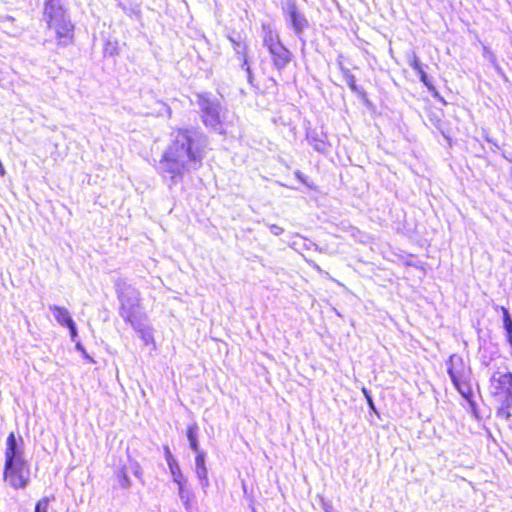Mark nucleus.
<instances>
[{
    "mask_svg": "<svg viewBox=\"0 0 512 512\" xmlns=\"http://www.w3.org/2000/svg\"><path fill=\"white\" fill-rule=\"evenodd\" d=\"M164 452H165V460L167 462V464L171 463L172 461H176L175 457L172 455L169 447H165L164 448Z\"/></svg>",
    "mask_w": 512,
    "mask_h": 512,
    "instance_id": "nucleus-27",
    "label": "nucleus"
},
{
    "mask_svg": "<svg viewBox=\"0 0 512 512\" xmlns=\"http://www.w3.org/2000/svg\"><path fill=\"white\" fill-rule=\"evenodd\" d=\"M6 444L4 479L14 489L25 488L30 480V469L17 449L14 433L9 434Z\"/></svg>",
    "mask_w": 512,
    "mask_h": 512,
    "instance_id": "nucleus-2",
    "label": "nucleus"
},
{
    "mask_svg": "<svg viewBox=\"0 0 512 512\" xmlns=\"http://www.w3.org/2000/svg\"><path fill=\"white\" fill-rule=\"evenodd\" d=\"M178 496L186 512H191L195 499L194 493L188 488V481L177 485Z\"/></svg>",
    "mask_w": 512,
    "mask_h": 512,
    "instance_id": "nucleus-12",
    "label": "nucleus"
},
{
    "mask_svg": "<svg viewBox=\"0 0 512 512\" xmlns=\"http://www.w3.org/2000/svg\"><path fill=\"white\" fill-rule=\"evenodd\" d=\"M198 105L202 113V121L205 126L217 130L220 128V103L208 94L198 95Z\"/></svg>",
    "mask_w": 512,
    "mask_h": 512,
    "instance_id": "nucleus-6",
    "label": "nucleus"
},
{
    "mask_svg": "<svg viewBox=\"0 0 512 512\" xmlns=\"http://www.w3.org/2000/svg\"><path fill=\"white\" fill-rule=\"evenodd\" d=\"M506 335H507V340L508 342L510 343V345L512 346V330L506 332Z\"/></svg>",
    "mask_w": 512,
    "mask_h": 512,
    "instance_id": "nucleus-32",
    "label": "nucleus"
},
{
    "mask_svg": "<svg viewBox=\"0 0 512 512\" xmlns=\"http://www.w3.org/2000/svg\"><path fill=\"white\" fill-rule=\"evenodd\" d=\"M510 395L512 396V393Z\"/></svg>",
    "mask_w": 512,
    "mask_h": 512,
    "instance_id": "nucleus-35",
    "label": "nucleus"
},
{
    "mask_svg": "<svg viewBox=\"0 0 512 512\" xmlns=\"http://www.w3.org/2000/svg\"><path fill=\"white\" fill-rule=\"evenodd\" d=\"M66 327L69 329L71 340L73 342H77L76 340H77V337H78V333H77V328H76L75 322L72 321Z\"/></svg>",
    "mask_w": 512,
    "mask_h": 512,
    "instance_id": "nucleus-23",
    "label": "nucleus"
},
{
    "mask_svg": "<svg viewBox=\"0 0 512 512\" xmlns=\"http://www.w3.org/2000/svg\"><path fill=\"white\" fill-rule=\"evenodd\" d=\"M408 64L410 65V67L418 74V75H421L422 73H424V69L422 67V64L420 63L417 55L415 53H412V55L409 56L408 58Z\"/></svg>",
    "mask_w": 512,
    "mask_h": 512,
    "instance_id": "nucleus-18",
    "label": "nucleus"
},
{
    "mask_svg": "<svg viewBox=\"0 0 512 512\" xmlns=\"http://www.w3.org/2000/svg\"><path fill=\"white\" fill-rule=\"evenodd\" d=\"M324 512H333V511H332L331 507H326V508L324 509Z\"/></svg>",
    "mask_w": 512,
    "mask_h": 512,
    "instance_id": "nucleus-34",
    "label": "nucleus"
},
{
    "mask_svg": "<svg viewBox=\"0 0 512 512\" xmlns=\"http://www.w3.org/2000/svg\"><path fill=\"white\" fill-rule=\"evenodd\" d=\"M489 392L496 398L512 393V373L494 372L489 380Z\"/></svg>",
    "mask_w": 512,
    "mask_h": 512,
    "instance_id": "nucleus-7",
    "label": "nucleus"
},
{
    "mask_svg": "<svg viewBox=\"0 0 512 512\" xmlns=\"http://www.w3.org/2000/svg\"><path fill=\"white\" fill-rule=\"evenodd\" d=\"M498 402L497 416L505 421L512 419V396L507 394L495 398Z\"/></svg>",
    "mask_w": 512,
    "mask_h": 512,
    "instance_id": "nucleus-11",
    "label": "nucleus"
},
{
    "mask_svg": "<svg viewBox=\"0 0 512 512\" xmlns=\"http://www.w3.org/2000/svg\"><path fill=\"white\" fill-rule=\"evenodd\" d=\"M205 147V137L197 130L174 129L170 133L169 143L158 163V172L175 183L185 173L201 166Z\"/></svg>",
    "mask_w": 512,
    "mask_h": 512,
    "instance_id": "nucleus-1",
    "label": "nucleus"
},
{
    "mask_svg": "<svg viewBox=\"0 0 512 512\" xmlns=\"http://www.w3.org/2000/svg\"><path fill=\"white\" fill-rule=\"evenodd\" d=\"M44 19L48 27L55 31L59 45L66 46L72 42L73 25L58 0L46 1Z\"/></svg>",
    "mask_w": 512,
    "mask_h": 512,
    "instance_id": "nucleus-3",
    "label": "nucleus"
},
{
    "mask_svg": "<svg viewBox=\"0 0 512 512\" xmlns=\"http://www.w3.org/2000/svg\"><path fill=\"white\" fill-rule=\"evenodd\" d=\"M362 393L363 395L365 396L366 400H367V403L369 405V407L372 409V410H375V406H374V402H373V399L370 395V392L365 388L363 387L362 388Z\"/></svg>",
    "mask_w": 512,
    "mask_h": 512,
    "instance_id": "nucleus-26",
    "label": "nucleus"
},
{
    "mask_svg": "<svg viewBox=\"0 0 512 512\" xmlns=\"http://www.w3.org/2000/svg\"><path fill=\"white\" fill-rule=\"evenodd\" d=\"M286 16L294 30L300 36L302 32L308 27V21L305 16L300 13L294 3H288L285 8Z\"/></svg>",
    "mask_w": 512,
    "mask_h": 512,
    "instance_id": "nucleus-9",
    "label": "nucleus"
},
{
    "mask_svg": "<svg viewBox=\"0 0 512 512\" xmlns=\"http://www.w3.org/2000/svg\"><path fill=\"white\" fill-rule=\"evenodd\" d=\"M120 300L119 314L126 323L147 315L141 307V297L137 289L123 281L117 283Z\"/></svg>",
    "mask_w": 512,
    "mask_h": 512,
    "instance_id": "nucleus-4",
    "label": "nucleus"
},
{
    "mask_svg": "<svg viewBox=\"0 0 512 512\" xmlns=\"http://www.w3.org/2000/svg\"><path fill=\"white\" fill-rule=\"evenodd\" d=\"M195 457V467H206L205 457L206 453L204 451L198 450Z\"/></svg>",
    "mask_w": 512,
    "mask_h": 512,
    "instance_id": "nucleus-21",
    "label": "nucleus"
},
{
    "mask_svg": "<svg viewBox=\"0 0 512 512\" xmlns=\"http://www.w3.org/2000/svg\"><path fill=\"white\" fill-rule=\"evenodd\" d=\"M198 425L196 423H192L187 427V438L189 441V446L192 451L198 452L199 443H198Z\"/></svg>",
    "mask_w": 512,
    "mask_h": 512,
    "instance_id": "nucleus-15",
    "label": "nucleus"
},
{
    "mask_svg": "<svg viewBox=\"0 0 512 512\" xmlns=\"http://www.w3.org/2000/svg\"><path fill=\"white\" fill-rule=\"evenodd\" d=\"M172 480L176 485H181L182 483L187 482V478L183 475L181 468L178 464V461H172L171 463L167 464Z\"/></svg>",
    "mask_w": 512,
    "mask_h": 512,
    "instance_id": "nucleus-16",
    "label": "nucleus"
},
{
    "mask_svg": "<svg viewBox=\"0 0 512 512\" xmlns=\"http://www.w3.org/2000/svg\"><path fill=\"white\" fill-rule=\"evenodd\" d=\"M133 330L139 335L140 339L143 341L144 345H153L155 346L154 340V328L151 325L149 318L147 315L138 318L129 323Z\"/></svg>",
    "mask_w": 512,
    "mask_h": 512,
    "instance_id": "nucleus-8",
    "label": "nucleus"
},
{
    "mask_svg": "<svg viewBox=\"0 0 512 512\" xmlns=\"http://www.w3.org/2000/svg\"><path fill=\"white\" fill-rule=\"evenodd\" d=\"M447 372L458 392L466 399L472 395L471 369L460 355L452 354L446 362Z\"/></svg>",
    "mask_w": 512,
    "mask_h": 512,
    "instance_id": "nucleus-5",
    "label": "nucleus"
},
{
    "mask_svg": "<svg viewBox=\"0 0 512 512\" xmlns=\"http://www.w3.org/2000/svg\"><path fill=\"white\" fill-rule=\"evenodd\" d=\"M263 43L268 51L282 44L278 34L269 25H263Z\"/></svg>",
    "mask_w": 512,
    "mask_h": 512,
    "instance_id": "nucleus-14",
    "label": "nucleus"
},
{
    "mask_svg": "<svg viewBox=\"0 0 512 512\" xmlns=\"http://www.w3.org/2000/svg\"><path fill=\"white\" fill-rule=\"evenodd\" d=\"M348 84H349V86H350V88H351L352 90H355V89H356V86H355V80H354V77H353V76H350V77H349Z\"/></svg>",
    "mask_w": 512,
    "mask_h": 512,
    "instance_id": "nucleus-30",
    "label": "nucleus"
},
{
    "mask_svg": "<svg viewBox=\"0 0 512 512\" xmlns=\"http://www.w3.org/2000/svg\"><path fill=\"white\" fill-rule=\"evenodd\" d=\"M269 53L273 65L278 71L283 70L291 61V53L283 44L272 48Z\"/></svg>",
    "mask_w": 512,
    "mask_h": 512,
    "instance_id": "nucleus-10",
    "label": "nucleus"
},
{
    "mask_svg": "<svg viewBox=\"0 0 512 512\" xmlns=\"http://www.w3.org/2000/svg\"><path fill=\"white\" fill-rule=\"evenodd\" d=\"M232 42L235 44L234 48L235 50L237 51V53H240L241 52V49H243L244 47H242V45L240 43H236L235 41L232 40Z\"/></svg>",
    "mask_w": 512,
    "mask_h": 512,
    "instance_id": "nucleus-31",
    "label": "nucleus"
},
{
    "mask_svg": "<svg viewBox=\"0 0 512 512\" xmlns=\"http://www.w3.org/2000/svg\"><path fill=\"white\" fill-rule=\"evenodd\" d=\"M49 310L57 323L61 326H67L73 321L67 308L59 305H49Z\"/></svg>",
    "mask_w": 512,
    "mask_h": 512,
    "instance_id": "nucleus-13",
    "label": "nucleus"
},
{
    "mask_svg": "<svg viewBox=\"0 0 512 512\" xmlns=\"http://www.w3.org/2000/svg\"><path fill=\"white\" fill-rule=\"evenodd\" d=\"M195 474L199 480L203 493L206 494L210 485L207 467H195Z\"/></svg>",
    "mask_w": 512,
    "mask_h": 512,
    "instance_id": "nucleus-17",
    "label": "nucleus"
},
{
    "mask_svg": "<svg viewBox=\"0 0 512 512\" xmlns=\"http://www.w3.org/2000/svg\"><path fill=\"white\" fill-rule=\"evenodd\" d=\"M501 311L503 313L504 329L508 332L512 330V318L505 307H501Z\"/></svg>",
    "mask_w": 512,
    "mask_h": 512,
    "instance_id": "nucleus-19",
    "label": "nucleus"
},
{
    "mask_svg": "<svg viewBox=\"0 0 512 512\" xmlns=\"http://www.w3.org/2000/svg\"><path fill=\"white\" fill-rule=\"evenodd\" d=\"M119 477V483H120V486L123 487V488H128L130 487L131 485V481L127 475V472L122 469L118 475Z\"/></svg>",
    "mask_w": 512,
    "mask_h": 512,
    "instance_id": "nucleus-20",
    "label": "nucleus"
},
{
    "mask_svg": "<svg viewBox=\"0 0 512 512\" xmlns=\"http://www.w3.org/2000/svg\"><path fill=\"white\" fill-rule=\"evenodd\" d=\"M48 506H49L48 500L46 498L41 499L36 504L35 512H47L48 511Z\"/></svg>",
    "mask_w": 512,
    "mask_h": 512,
    "instance_id": "nucleus-22",
    "label": "nucleus"
},
{
    "mask_svg": "<svg viewBox=\"0 0 512 512\" xmlns=\"http://www.w3.org/2000/svg\"><path fill=\"white\" fill-rule=\"evenodd\" d=\"M268 228H269L270 232L275 236H280L284 232V229L281 226L276 225V224H269Z\"/></svg>",
    "mask_w": 512,
    "mask_h": 512,
    "instance_id": "nucleus-25",
    "label": "nucleus"
},
{
    "mask_svg": "<svg viewBox=\"0 0 512 512\" xmlns=\"http://www.w3.org/2000/svg\"><path fill=\"white\" fill-rule=\"evenodd\" d=\"M419 77L421 82L428 88V90L435 91V87L432 85L425 72L419 75Z\"/></svg>",
    "mask_w": 512,
    "mask_h": 512,
    "instance_id": "nucleus-24",
    "label": "nucleus"
},
{
    "mask_svg": "<svg viewBox=\"0 0 512 512\" xmlns=\"http://www.w3.org/2000/svg\"><path fill=\"white\" fill-rule=\"evenodd\" d=\"M162 106H163L164 110L166 111L167 116L170 117L171 116L170 108L166 104H163Z\"/></svg>",
    "mask_w": 512,
    "mask_h": 512,
    "instance_id": "nucleus-33",
    "label": "nucleus"
},
{
    "mask_svg": "<svg viewBox=\"0 0 512 512\" xmlns=\"http://www.w3.org/2000/svg\"><path fill=\"white\" fill-rule=\"evenodd\" d=\"M76 349L81 352L83 354V356L88 359L89 361H93L92 358L87 354L86 350L84 349V347L82 346V344L80 342H76V345H75Z\"/></svg>",
    "mask_w": 512,
    "mask_h": 512,
    "instance_id": "nucleus-28",
    "label": "nucleus"
},
{
    "mask_svg": "<svg viewBox=\"0 0 512 512\" xmlns=\"http://www.w3.org/2000/svg\"><path fill=\"white\" fill-rule=\"evenodd\" d=\"M133 473L138 478H140L142 475L141 468L137 463L133 465Z\"/></svg>",
    "mask_w": 512,
    "mask_h": 512,
    "instance_id": "nucleus-29",
    "label": "nucleus"
}]
</instances>
